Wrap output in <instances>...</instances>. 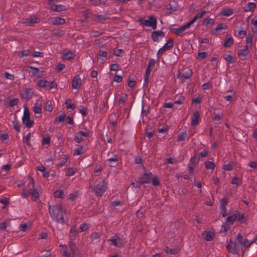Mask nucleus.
<instances>
[{"label":"nucleus","mask_w":257,"mask_h":257,"mask_svg":"<svg viewBox=\"0 0 257 257\" xmlns=\"http://www.w3.org/2000/svg\"><path fill=\"white\" fill-rule=\"evenodd\" d=\"M40 194V189L38 187L35 186V180L31 177H29V183L27 188L23 189V191L21 194L22 197L23 198H28L30 195L32 199L36 201L39 198Z\"/></svg>","instance_id":"1"},{"label":"nucleus","mask_w":257,"mask_h":257,"mask_svg":"<svg viewBox=\"0 0 257 257\" xmlns=\"http://www.w3.org/2000/svg\"><path fill=\"white\" fill-rule=\"evenodd\" d=\"M49 211L50 216L54 221L61 224L65 222L66 211L63 209L61 204L49 205Z\"/></svg>","instance_id":"2"},{"label":"nucleus","mask_w":257,"mask_h":257,"mask_svg":"<svg viewBox=\"0 0 257 257\" xmlns=\"http://www.w3.org/2000/svg\"><path fill=\"white\" fill-rule=\"evenodd\" d=\"M61 252L62 257H75L76 246L73 243H70L67 245H61Z\"/></svg>","instance_id":"3"},{"label":"nucleus","mask_w":257,"mask_h":257,"mask_svg":"<svg viewBox=\"0 0 257 257\" xmlns=\"http://www.w3.org/2000/svg\"><path fill=\"white\" fill-rule=\"evenodd\" d=\"M138 22L142 25L148 27H152L153 30H156L157 29V20L156 17L153 15L149 16L147 20L140 18L138 20Z\"/></svg>","instance_id":"4"},{"label":"nucleus","mask_w":257,"mask_h":257,"mask_svg":"<svg viewBox=\"0 0 257 257\" xmlns=\"http://www.w3.org/2000/svg\"><path fill=\"white\" fill-rule=\"evenodd\" d=\"M238 240L239 239L237 234L234 241H232L231 240H229L228 243L226 245V249L229 252L233 254L237 253L240 248V242H238Z\"/></svg>","instance_id":"5"},{"label":"nucleus","mask_w":257,"mask_h":257,"mask_svg":"<svg viewBox=\"0 0 257 257\" xmlns=\"http://www.w3.org/2000/svg\"><path fill=\"white\" fill-rule=\"evenodd\" d=\"M192 75V69L186 67L179 69L177 73V77L182 81L186 79H189Z\"/></svg>","instance_id":"6"},{"label":"nucleus","mask_w":257,"mask_h":257,"mask_svg":"<svg viewBox=\"0 0 257 257\" xmlns=\"http://www.w3.org/2000/svg\"><path fill=\"white\" fill-rule=\"evenodd\" d=\"M107 241L110 242V244L113 245L117 247H121L126 243V241L124 239L120 237L118 234L111 236Z\"/></svg>","instance_id":"7"},{"label":"nucleus","mask_w":257,"mask_h":257,"mask_svg":"<svg viewBox=\"0 0 257 257\" xmlns=\"http://www.w3.org/2000/svg\"><path fill=\"white\" fill-rule=\"evenodd\" d=\"M107 182L105 180L100 181L93 189L96 195L101 196L106 190Z\"/></svg>","instance_id":"8"},{"label":"nucleus","mask_w":257,"mask_h":257,"mask_svg":"<svg viewBox=\"0 0 257 257\" xmlns=\"http://www.w3.org/2000/svg\"><path fill=\"white\" fill-rule=\"evenodd\" d=\"M58 0H49L48 5L50 6V9L53 12H61L67 10L66 6L63 5H57Z\"/></svg>","instance_id":"9"},{"label":"nucleus","mask_w":257,"mask_h":257,"mask_svg":"<svg viewBox=\"0 0 257 257\" xmlns=\"http://www.w3.org/2000/svg\"><path fill=\"white\" fill-rule=\"evenodd\" d=\"M110 155V153L107 154L109 157L106 160L105 163L110 167H115L118 165L121 157L117 154H113L111 156Z\"/></svg>","instance_id":"10"},{"label":"nucleus","mask_w":257,"mask_h":257,"mask_svg":"<svg viewBox=\"0 0 257 257\" xmlns=\"http://www.w3.org/2000/svg\"><path fill=\"white\" fill-rule=\"evenodd\" d=\"M191 25V24L188 22L184 26L176 28H173L172 31L173 33L176 34L177 36L183 37L186 33H188V30L190 28Z\"/></svg>","instance_id":"11"},{"label":"nucleus","mask_w":257,"mask_h":257,"mask_svg":"<svg viewBox=\"0 0 257 257\" xmlns=\"http://www.w3.org/2000/svg\"><path fill=\"white\" fill-rule=\"evenodd\" d=\"M174 46V42L172 39L169 40L164 46L158 51L157 56L158 59H160L165 52L171 49Z\"/></svg>","instance_id":"12"},{"label":"nucleus","mask_w":257,"mask_h":257,"mask_svg":"<svg viewBox=\"0 0 257 257\" xmlns=\"http://www.w3.org/2000/svg\"><path fill=\"white\" fill-rule=\"evenodd\" d=\"M34 94V91L32 88H27L22 89L21 91L20 94L21 97L25 99L29 100L31 99Z\"/></svg>","instance_id":"13"},{"label":"nucleus","mask_w":257,"mask_h":257,"mask_svg":"<svg viewBox=\"0 0 257 257\" xmlns=\"http://www.w3.org/2000/svg\"><path fill=\"white\" fill-rule=\"evenodd\" d=\"M152 177V173H144L139 179L137 187H140L142 184L148 183L150 182Z\"/></svg>","instance_id":"14"},{"label":"nucleus","mask_w":257,"mask_h":257,"mask_svg":"<svg viewBox=\"0 0 257 257\" xmlns=\"http://www.w3.org/2000/svg\"><path fill=\"white\" fill-rule=\"evenodd\" d=\"M165 36L164 33L161 30L154 31L152 34V38L154 42H158Z\"/></svg>","instance_id":"15"},{"label":"nucleus","mask_w":257,"mask_h":257,"mask_svg":"<svg viewBox=\"0 0 257 257\" xmlns=\"http://www.w3.org/2000/svg\"><path fill=\"white\" fill-rule=\"evenodd\" d=\"M30 70L29 73H31L33 76H36L38 78L42 77L44 75V71H40L39 69L33 66L29 67Z\"/></svg>","instance_id":"16"},{"label":"nucleus","mask_w":257,"mask_h":257,"mask_svg":"<svg viewBox=\"0 0 257 257\" xmlns=\"http://www.w3.org/2000/svg\"><path fill=\"white\" fill-rule=\"evenodd\" d=\"M239 239L238 242H240V245L243 246L244 247H249L253 241H250L247 239L244 238L241 234H238Z\"/></svg>","instance_id":"17"},{"label":"nucleus","mask_w":257,"mask_h":257,"mask_svg":"<svg viewBox=\"0 0 257 257\" xmlns=\"http://www.w3.org/2000/svg\"><path fill=\"white\" fill-rule=\"evenodd\" d=\"M82 84V80L78 75L74 76L72 81V87L73 89H79Z\"/></svg>","instance_id":"18"},{"label":"nucleus","mask_w":257,"mask_h":257,"mask_svg":"<svg viewBox=\"0 0 257 257\" xmlns=\"http://www.w3.org/2000/svg\"><path fill=\"white\" fill-rule=\"evenodd\" d=\"M251 48L246 47L245 46L244 48L238 51L237 55L241 59H244L245 57L249 54Z\"/></svg>","instance_id":"19"},{"label":"nucleus","mask_w":257,"mask_h":257,"mask_svg":"<svg viewBox=\"0 0 257 257\" xmlns=\"http://www.w3.org/2000/svg\"><path fill=\"white\" fill-rule=\"evenodd\" d=\"M65 23V20L63 18L59 17H55L52 18L51 23L54 25H62Z\"/></svg>","instance_id":"20"},{"label":"nucleus","mask_w":257,"mask_h":257,"mask_svg":"<svg viewBox=\"0 0 257 257\" xmlns=\"http://www.w3.org/2000/svg\"><path fill=\"white\" fill-rule=\"evenodd\" d=\"M200 117L198 111H195L191 117V124L192 126H195L199 123V118Z\"/></svg>","instance_id":"21"},{"label":"nucleus","mask_w":257,"mask_h":257,"mask_svg":"<svg viewBox=\"0 0 257 257\" xmlns=\"http://www.w3.org/2000/svg\"><path fill=\"white\" fill-rule=\"evenodd\" d=\"M203 238L207 241H211L214 237V233L211 231H204L202 233Z\"/></svg>","instance_id":"22"},{"label":"nucleus","mask_w":257,"mask_h":257,"mask_svg":"<svg viewBox=\"0 0 257 257\" xmlns=\"http://www.w3.org/2000/svg\"><path fill=\"white\" fill-rule=\"evenodd\" d=\"M38 23V19L36 17H30L26 19L24 23L26 26H31Z\"/></svg>","instance_id":"23"},{"label":"nucleus","mask_w":257,"mask_h":257,"mask_svg":"<svg viewBox=\"0 0 257 257\" xmlns=\"http://www.w3.org/2000/svg\"><path fill=\"white\" fill-rule=\"evenodd\" d=\"M256 7V4L254 3L248 2L244 7L245 12L253 11Z\"/></svg>","instance_id":"24"},{"label":"nucleus","mask_w":257,"mask_h":257,"mask_svg":"<svg viewBox=\"0 0 257 257\" xmlns=\"http://www.w3.org/2000/svg\"><path fill=\"white\" fill-rule=\"evenodd\" d=\"M196 159L195 157H192L188 164V168L190 172H192L197 165Z\"/></svg>","instance_id":"25"},{"label":"nucleus","mask_w":257,"mask_h":257,"mask_svg":"<svg viewBox=\"0 0 257 257\" xmlns=\"http://www.w3.org/2000/svg\"><path fill=\"white\" fill-rule=\"evenodd\" d=\"M206 13V11H203L200 13H198L192 19V20L189 22L190 24L192 25L195 22L197 21V20L201 18Z\"/></svg>","instance_id":"26"},{"label":"nucleus","mask_w":257,"mask_h":257,"mask_svg":"<svg viewBox=\"0 0 257 257\" xmlns=\"http://www.w3.org/2000/svg\"><path fill=\"white\" fill-rule=\"evenodd\" d=\"M86 151V149L83 146L76 148L74 150L73 155L74 156L80 155L84 154Z\"/></svg>","instance_id":"27"},{"label":"nucleus","mask_w":257,"mask_h":257,"mask_svg":"<svg viewBox=\"0 0 257 257\" xmlns=\"http://www.w3.org/2000/svg\"><path fill=\"white\" fill-rule=\"evenodd\" d=\"M65 104H66V107L67 109H74L76 108V105L74 103L72 102V100L70 99H67L66 100Z\"/></svg>","instance_id":"28"},{"label":"nucleus","mask_w":257,"mask_h":257,"mask_svg":"<svg viewBox=\"0 0 257 257\" xmlns=\"http://www.w3.org/2000/svg\"><path fill=\"white\" fill-rule=\"evenodd\" d=\"M235 215L236 216V220H238L240 223L244 222L245 218L243 214H241L238 211L235 212Z\"/></svg>","instance_id":"29"},{"label":"nucleus","mask_w":257,"mask_h":257,"mask_svg":"<svg viewBox=\"0 0 257 257\" xmlns=\"http://www.w3.org/2000/svg\"><path fill=\"white\" fill-rule=\"evenodd\" d=\"M77 169L76 168L70 167L66 169L65 171V175L67 176H71L75 174L76 172Z\"/></svg>","instance_id":"30"},{"label":"nucleus","mask_w":257,"mask_h":257,"mask_svg":"<svg viewBox=\"0 0 257 257\" xmlns=\"http://www.w3.org/2000/svg\"><path fill=\"white\" fill-rule=\"evenodd\" d=\"M177 3L176 1H172L169 3L168 9L170 10L171 11L174 12L177 10Z\"/></svg>","instance_id":"31"},{"label":"nucleus","mask_w":257,"mask_h":257,"mask_svg":"<svg viewBox=\"0 0 257 257\" xmlns=\"http://www.w3.org/2000/svg\"><path fill=\"white\" fill-rule=\"evenodd\" d=\"M235 217H236V216L235 215V212L233 214H232L230 216H228L226 219V223L228 225L232 224L233 222L234 221L236 220V218H235Z\"/></svg>","instance_id":"32"},{"label":"nucleus","mask_w":257,"mask_h":257,"mask_svg":"<svg viewBox=\"0 0 257 257\" xmlns=\"http://www.w3.org/2000/svg\"><path fill=\"white\" fill-rule=\"evenodd\" d=\"M204 165L206 169L208 170H211V171H213L215 167V165L213 162L207 161H205Z\"/></svg>","instance_id":"33"},{"label":"nucleus","mask_w":257,"mask_h":257,"mask_svg":"<svg viewBox=\"0 0 257 257\" xmlns=\"http://www.w3.org/2000/svg\"><path fill=\"white\" fill-rule=\"evenodd\" d=\"M252 39L253 37L251 35H248L246 37L245 41L246 42V44L245 45L246 47H249L252 49Z\"/></svg>","instance_id":"34"},{"label":"nucleus","mask_w":257,"mask_h":257,"mask_svg":"<svg viewBox=\"0 0 257 257\" xmlns=\"http://www.w3.org/2000/svg\"><path fill=\"white\" fill-rule=\"evenodd\" d=\"M233 39L231 37L226 38L224 43V46L226 48H229L232 45Z\"/></svg>","instance_id":"35"},{"label":"nucleus","mask_w":257,"mask_h":257,"mask_svg":"<svg viewBox=\"0 0 257 257\" xmlns=\"http://www.w3.org/2000/svg\"><path fill=\"white\" fill-rule=\"evenodd\" d=\"M54 196L56 198L62 199L64 196V192L62 190H57L54 192Z\"/></svg>","instance_id":"36"},{"label":"nucleus","mask_w":257,"mask_h":257,"mask_svg":"<svg viewBox=\"0 0 257 257\" xmlns=\"http://www.w3.org/2000/svg\"><path fill=\"white\" fill-rule=\"evenodd\" d=\"M221 14L224 16H230L233 14V12L230 9H224L221 11Z\"/></svg>","instance_id":"37"},{"label":"nucleus","mask_w":257,"mask_h":257,"mask_svg":"<svg viewBox=\"0 0 257 257\" xmlns=\"http://www.w3.org/2000/svg\"><path fill=\"white\" fill-rule=\"evenodd\" d=\"M30 118V113L28 108L27 107L24 108V115L22 117V121H25L26 120Z\"/></svg>","instance_id":"38"},{"label":"nucleus","mask_w":257,"mask_h":257,"mask_svg":"<svg viewBox=\"0 0 257 257\" xmlns=\"http://www.w3.org/2000/svg\"><path fill=\"white\" fill-rule=\"evenodd\" d=\"M75 56V54L72 52L70 51L63 54V58L66 60H71Z\"/></svg>","instance_id":"39"},{"label":"nucleus","mask_w":257,"mask_h":257,"mask_svg":"<svg viewBox=\"0 0 257 257\" xmlns=\"http://www.w3.org/2000/svg\"><path fill=\"white\" fill-rule=\"evenodd\" d=\"M214 20L213 18H207L205 19L203 21V25L206 27L209 25H212L214 23Z\"/></svg>","instance_id":"40"},{"label":"nucleus","mask_w":257,"mask_h":257,"mask_svg":"<svg viewBox=\"0 0 257 257\" xmlns=\"http://www.w3.org/2000/svg\"><path fill=\"white\" fill-rule=\"evenodd\" d=\"M48 81L41 79L38 81L37 85L40 87L45 88L48 86Z\"/></svg>","instance_id":"41"},{"label":"nucleus","mask_w":257,"mask_h":257,"mask_svg":"<svg viewBox=\"0 0 257 257\" xmlns=\"http://www.w3.org/2000/svg\"><path fill=\"white\" fill-rule=\"evenodd\" d=\"M227 26L225 24L221 23L218 24L215 28V32H218L223 29H226Z\"/></svg>","instance_id":"42"},{"label":"nucleus","mask_w":257,"mask_h":257,"mask_svg":"<svg viewBox=\"0 0 257 257\" xmlns=\"http://www.w3.org/2000/svg\"><path fill=\"white\" fill-rule=\"evenodd\" d=\"M101 234L100 232H94L91 234L90 235V239L92 241H94L95 240L99 239V238L101 236Z\"/></svg>","instance_id":"43"},{"label":"nucleus","mask_w":257,"mask_h":257,"mask_svg":"<svg viewBox=\"0 0 257 257\" xmlns=\"http://www.w3.org/2000/svg\"><path fill=\"white\" fill-rule=\"evenodd\" d=\"M152 69V68H149L148 67L146 69L145 75L144 76V82L145 83H147L148 82L149 77Z\"/></svg>","instance_id":"44"},{"label":"nucleus","mask_w":257,"mask_h":257,"mask_svg":"<svg viewBox=\"0 0 257 257\" xmlns=\"http://www.w3.org/2000/svg\"><path fill=\"white\" fill-rule=\"evenodd\" d=\"M233 163L230 162L227 164L223 165L222 166V169L225 171H231L233 169Z\"/></svg>","instance_id":"45"},{"label":"nucleus","mask_w":257,"mask_h":257,"mask_svg":"<svg viewBox=\"0 0 257 257\" xmlns=\"http://www.w3.org/2000/svg\"><path fill=\"white\" fill-rule=\"evenodd\" d=\"M107 56V53L106 51L100 50L98 52L97 59H98V60H100L102 58L106 57Z\"/></svg>","instance_id":"46"},{"label":"nucleus","mask_w":257,"mask_h":257,"mask_svg":"<svg viewBox=\"0 0 257 257\" xmlns=\"http://www.w3.org/2000/svg\"><path fill=\"white\" fill-rule=\"evenodd\" d=\"M165 251L168 253L170 254H175L177 253V250L176 249L170 248L169 247L166 246L164 248Z\"/></svg>","instance_id":"47"},{"label":"nucleus","mask_w":257,"mask_h":257,"mask_svg":"<svg viewBox=\"0 0 257 257\" xmlns=\"http://www.w3.org/2000/svg\"><path fill=\"white\" fill-rule=\"evenodd\" d=\"M27 127L31 128L34 125V121L30 118L26 120L25 121L23 122Z\"/></svg>","instance_id":"48"},{"label":"nucleus","mask_w":257,"mask_h":257,"mask_svg":"<svg viewBox=\"0 0 257 257\" xmlns=\"http://www.w3.org/2000/svg\"><path fill=\"white\" fill-rule=\"evenodd\" d=\"M13 125L14 126V128L17 132H20L21 131V125L19 122L15 120L12 121Z\"/></svg>","instance_id":"49"},{"label":"nucleus","mask_w":257,"mask_h":257,"mask_svg":"<svg viewBox=\"0 0 257 257\" xmlns=\"http://www.w3.org/2000/svg\"><path fill=\"white\" fill-rule=\"evenodd\" d=\"M66 118V115L65 114L60 115L56 117L55 119V122L57 123L58 122H62L65 120Z\"/></svg>","instance_id":"50"},{"label":"nucleus","mask_w":257,"mask_h":257,"mask_svg":"<svg viewBox=\"0 0 257 257\" xmlns=\"http://www.w3.org/2000/svg\"><path fill=\"white\" fill-rule=\"evenodd\" d=\"M186 137V133L185 132H181L178 136L177 141L178 142L183 141Z\"/></svg>","instance_id":"51"},{"label":"nucleus","mask_w":257,"mask_h":257,"mask_svg":"<svg viewBox=\"0 0 257 257\" xmlns=\"http://www.w3.org/2000/svg\"><path fill=\"white\" fill-rule=\"evenodd\" d=\"M106 1V0H90L92 4L95 6L104 4Z\"/></svg>","instance_id":"52"},{"label":"nucleus","mask_w":257,"mask_h":257,"mask_svg":"<svg viewBox=\"0 0 257 257\" xmlns=\"http://www.w3.org/2000/svg\"><path fill=\"white\" fill-rule=\"evenodd\" d=\"M67 157L63 158H62L61 162L57 164V167L58 168H61L64 165H65V164L67 163Z\"/></svg>","instance_id":"53"},{"label":"nucleus","mask_w":257,"mask_h":257,"mask_svg":"<svg viewBox=\"0 0 257 257\" xmlns=\"http://www.w3.org/2000/svg\"><path fill=\"white\" fill-rule=\"evenodd\" d=\"M33 111L35 113L40 114L42 111L41 106L39 104H36L34 106Z\"/></svg>","instance_id":"54"},{"label":"nucleus","mask_w":257,"mask_h":257,"mask_svg":"<svg viewBox=\"0 0 257 257\" xmlns=\"http://www.w3.org/2000/svg\"><path fill=\"white\" fill-rule=\"evenodd\" d=\"M165 163L166 164H175L177 163L176 159L173 158H167L165 160Z\"/></svg>","instance_id":"55"},{"label":"nucleus","mask_w":257,"mask_h":257,"mask_svg":"<svg viewBox=\"0 0 257 257\" xmlns=\"http://www.w3.org/2000/svg\"><path fill=\"white\" fill-rule=\"evenodd\" d=\"M126 99H127V95L125 94H123V95H122L120 97L119 99V104L121 105H123L125 103Z\"/></svg>","instance_id":"56"},{"label":"nucleus","mask_w":257,"mask_h":257,"mask_svg":"<svg viewBox=\"0 0 257 257\" xmlns=\"http://www.w3.org/2000/svg\"><path fill=\"white\" fill-rule=\"evenodd\" d=\"M78 134L81 136L86 138L89 137L91 135V133L89 131L83 132V131H79L78 132Z\"/></svg>","instance_id":"57"},{"label":"nucleus","mask_w":257,"mask_h":257,"mask_svg":"<svg viewBox=\"0 0 257 257\" xmlns=\"http://www.w3.org/2000/svg\"><path fill=\"white\" fill-rule=\"evenodd\" d=\"M70 237H71V239H73L75 238V236L77 233V231H76L75 229L74 228H71L70 230Z\"/></svg>","instance_id":"58"},{"label":"nucleus","mask_w":257,"mask_h":257,"mask_svg":"<svg viewBox=\"0 0 257 257\" xmlns=\"http://www.w3.org/2000/svg\"><path fill=\"white\" fill-rule=\"evenodd\" d=\"M224 60L229 63H232L234 62L233 57L230 55H225L224 56Z\"/></svg>","instance_id":"59"},{"label":"nucleus","mask_w":257,"mask_h":257,"mask_svg":"<svg viewBox=\"0 0 257 257\" xmlns=\"http://www.w3.org/2000/svg\"><path fill=\"white\" fill-rule=\"evenodd\" d=\"M78 196V193L77 192L70 193L69 195L68 199L71 201L75 200Z\"/></svg>","instance_id":"60"},{"label":"nucleus","mask_w":257,"mask_h":257,"mask_svg":"<svg viewBox=\"0 0 257 257\" xmlns=\"http://www.w3.org/2000/svg\"><path fill=\"white\" fill-rule=\"evenodd\" d=\"M74 139L75 141L78 143H81L83 140L82 137H81L78 134V132L76 134V136H75Z\"/></svg>","instance_id":"61"},{"label":"nucleus","mask_w":257,"mask_h":257,"mask_svg":"<svg viewBox=\"0 0 257 257\" xmlns=\"http://www.w3.org/2000/svg\"><path fill=\"white\" fill-rule=\"evenodd\" d=\"M127 85L131 88H134L136 85V81L134 79L128 78L127 81Z\"/></svg>","instance_id":"62"},{"label":"nucleus","mask_w":257,"mask_h":257,"mask_svg":"<svg viewBox=\"0 0 257 257\" xmlns=\"http://www.w3.org/2000/svg\"><path fill=\"white\" fill-rule=\"evenodd\" d=\"M5 77L6 79L13 81L15 79L14 75L10 74L8 72H5L4 73Z\"/></svg>","instance_id":"63"},{"label":"nucleus","mask_w":257,"mask_h":257,"mask_svg":"<svg viewBox=\"0 0 257 257\" xmlns=\"http://www.w3.org/2000/svg\"><path fill=\"white\" fill-rule=\"evenodd\" d=\"M247 166L252 169H257V162L255 161H250L247 164Z\"/></svg>","instance_id":"64"}]
</instances>
